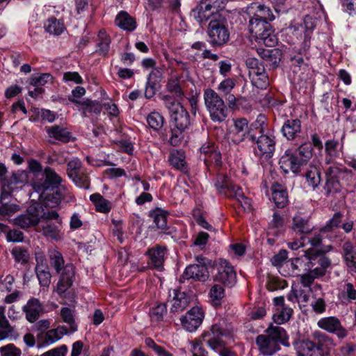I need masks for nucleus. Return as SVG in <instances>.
Instances as JSON below:
<instances>
[{
    "mask_svg": "<svg viewBox=\"0 0 356 356\" xmlns=\"http://www.w3.org/2000/svg\"><path fill=\"white\" fill-rule=\"evenodd\" d=\"M247 10L250 17L259 20L266 21V22L269 23V22L275 19L271 10L264 5L252 3Z\"/></svg>",
    "mask_w": 356,
    "mask_h": 356,
    "instance_id": "17",
    "label": "nucleus"
},
{
    "mask_svg": "<svg viewBox=\"0 0 356 356\" xmlns=\"http://www.w3.org/2000/svg\"><path fill=\"white\" fill-rule=\"evenodd\" d=\"M219 1L220 0H202L200 3V10L207 12L211 17V19H213L214 16H220L218 14H215L218 12L219 8Z\"/></svg>",
    "mask_w": 356,
    "mask_h": 356,
    "instance_id": "35",
    "label": "nucleus"
},
{
    "mask_svg": "<svg viewBox=\"0 0 356 356\" xmlns=\"http://www.w3.org/2000/svg\"><path fill=\"white\" fill-rule=\"evenodd\" d=\"M74 271L73 266L71 265H66L62 272L60 281H63L65 283L67 282L69 286H72L74 282Z\"/></svg>",
    "mask_w": 356,
    "mask_h": 356,
    "instance_id": "57",
    "label": "nucleus"
},
{
    "mask_svg": "<svg viewBox=\"0 0 356 356\" xmlns=\"http://www.w3.org/2000/svg\"><path fill=\"white\" fill-rule=\"evenodd\" d=\"M165 250V249L164 248L158 246L148 251L150 259L149 264L152 268H157L159 270L163 269Z\"/></svg>",
    "mask_w": 356,
    "mask_h": 356,
    "instance_id": "28",
    "label": "nucleus"
},
{
    "mask_svg": "<svg viewBox=\"0 0 356 356\" xmlns=\"http://www.w3.org/2000/svg\"><path fill=\"white\" fill-rule=\"evenodd\" d=\"M206 107L213 122H221L227 117L228 109L223 99L212 89H207L204 92Z\"/></svg>",
    "mask_w": 356,
    "mask_h": 356,
    "instance_id": "4",
    "label": "nucleus"
},
{
    "mask_svg": "<svg viewBox=\"0 0 356 356\" xmlns=\"http://www.w3.org/2000/svg\"><path fill=\"white\" fill-rule=\"evenodd\" d=\"M47 131L49 137L66 143L69 141L70 133L65 128L59 126H52L47 128Z\"/></svg>",
    "mask_w": 356,
    "mask_h": 356,
    "instance_id": "33",
    "label": "nucleus"
},
{
    "mask_svg": "<svg viewBox=\"0 0 356 356\" xmlns=\"http://www.w3.org/2000/svg\"><path fill=\"white\" fill-rule=\"evenodd\" d=\"M252 83L257 88H264L268 86V77L266 73L265 68L264 72L255 74L250 77Z\"/></svg>",
    "mask_w": 356,
    "mask_h": 356,
    "instance_id": "51",
    "label": "nucleus"
},
{
    "mask_svg": "<svg viewBox=\"0 0 356 356\" xmlns=\"http://www.w3.org/2000/svg\"><path fill=\"white\" fill-rule=\"evenodd\" d=\"M60 315L63 320L70 325V327L72 331H75L76 330V327L74 325V316L72 314V311L67 308L63 307L60 310Z\"/></svg>",
    "mask_w": 356,
    "mask_h": 356,
    "instance_id": "63",
    "label": "nucleus"
},
{
    "mask_svg": "<svg viewBox=\"0 0 356 356\" xmlns=\"http://www.w3.org/2000/svg\"><path fill=\"white\" fill-rule=\"evenodd\" d=\"M161 81V76L158 75L154 71H152L147 79L146 88L145 90V96L147 99H150L154 96L159 88Z\"/></svg>",
    "mask_w": 356,
    "mask_h": 356,
    "instance_id": "29",
    "label": "nucleus"
},
{
    "mask_svg": "<svg viewBox=\"0 0 356 356\" xmlns=\"http://www.w3.org/2000/svg\"><path fill=\"white\" fill-rule=\"evenodd\" d=\"M172 304L170 308L171 312H180L185 309L189 305L190 298L184 292L173 290Z\"/></svg>",
    "mask_w": 356,
    "mask_h": 356,
    "instance_id": "25",
    "label": "nucleus"
},
{
    "mask_svg": "<svg viewBox=\"0 0 356 356\" xmlns=\"http://www.w3.org/2000/svg\"><path fill=\"white\" fill-rule=\"evenodd\" d=\"M234 185L225 175L219 174L218 175L216 186L220 193H223L226 196Z\"/></svg>",
    "mask_w": 356,
    "mask_h": 356,
    "instance_id": "37",
    "label": "nucleus"
},
{
    "mask_svg": "<svg viewBox=\"0 0 356 356\" xmlns=\"http://www.w3.org/2000/svg\"><path fill=\"white\" fill-rule=\"evenodd\" d=\"M167 309L165 304H159L152 309L151 312V318L153 321H160L163 320L164 315L166 314Z\"/></svg>",
    "mask_w": 356,
    "mask_h": 356,
    "instance_id": "60",
    "label": "nucleus"
},
{
    "mask_svg": "<svg viewBox=\"0 0 356 356\" xmlns=\"http://www.w3.org/2000/svg\"><path fill=\"white\" fill-rule=\"evenodd\" d=\"M305 177L309 186L313 188L318 186L321 182V174L316 167H311L309 170H307Z\"/></svg>",
    "mask_w": 356,
    "mask_h": 356,
    "instance_id": "41",
    "label": "nucleus"
},
{
    "mask_svg": "<svg viewBox=\"0 0 356 356\" xmlns=\"http://www.w3.org/2000/svg\"><path fill=\"white\" fill-rule=\"evenodd\" d=\"M304 257L306 258L307 262V269L314 268L316 267H320V260L321 259H325L328 261V267L331 264L330 260L323 254V252L321 250L315 249V248H309L305 251Z\"/></svg>",
    "mask_w": 356,
    "mask_h": 356,
    "instance_id": "22",
    "label": "nucleus"
},
{
    "mask_svg": "<svg viewBox=\"0 0 356 356\" xmlns=\"http://www.w3.org/2000/svg\"><path fill=\"white\" fill-rule=\"evenodd\" d=\"M12 254L15 257V259L17 262L25 264L29 259V254L27 250L20 247L15 248L12 250Z\"/></svg>",
    "mask_w": 356,
    "mask_h": 356,
    "instance_id": "58",
    "label": "nucleus"
},
{
    "mask_svg": "<svg viewBox=\"0 0 356 356\" xmlns=\"http://www.w3.org/2000/svg\"><path fill=\"white\" fill-rule=\"evenodd\" d=\"M83 170L82 163L78 159H73L67 163V173L70 178L78 176L80 172Z\"/></svg>",
    "mask_w": 356,
    "mask_h": 356,
    "instance_id": "48",
    "label": "nucleus"
},
{
    "mask_svg": "<svg viewBox=\"0 0 356 356\" xmlns=\"http://www.w3.org/2000/svg\"><path fill=\"white\" fill-rule=\"evenodd\" d=\"M115 24L118 26L128 31H132L136 29V21L125 12H121L117 15Z\"/></svg>",
    "mask_w": 356,
    "mask_h": 356,
    "instance_id": "30",
    "label": "nucleus"
},
{
    "mask_svg": "<svg viewBox=\"0 0 356 356\" xmlns=\"http://www.w3.org/2000/svg\"><path fill=\"white\" fill-rule=\"evenodd\" d=\"M47 204L51 207L58 205V204L63 199L62 189L58 188L52 194H47L46 195Z\"/></svg>",
    "mask_w": 356,
    "mask_h": 356,
    "instance_id": "55",
    "label": "nucleus"
},
{
    "mask_svg": "<svg viewBox=\"0 0 356 356\" xmlns=\"http://www.w3.org/2000/svg\"><path fill=\"white\" fill-rule=\"evenodd\" d=\"M67 333V330L65 327H58L56 329L49 330L46 333L45 341L47 343H53L59 340L64 334Z\"/></svg>",
    "mask_w": 356,
    "mask_h": 356,
    "instance_id": "40",
    "label": "nucleus"
},
{
    "mask_svg": "<svg viewBox=\"0 0 356 356\" xmlns=\"http://www.w3.org/2000/svg\"><path fill=\"white\" fill-rule=\"evenodd\" d=\"M204 149L205 148L202 147L201 151L207 154V157L204 159L205 163L207 164L211 163L214 164L216 166H220L221 165V155L220 152L214 150L207 152L205 151Z\"/></svg>",
    "mask_w": 356,
    "mask_h": 356,
    "instance_id": "53",
    "label": "nucleus"
},
{
    "mask_svg": "<svg viewBox=\"0 0 356 356\" xmlns=\"http://www.w3.org/2000/svg\"><path fill=\"white\" fill-rule=\"evenodd\" d=\"M309 20H310V18L307 17L303 23L299 24L296 28H294L295 35H296V37H303V48L305 51L309 47L311 33L313 29L312 23L311 22H309Z\"/></svg>",
    "mask_w": 356,
    "mask_h": 356,
    "instance_id": "20",
    "label": "nucleus"
},
{
    "mask_svg": "<svg viewBox=\"0 0 356 356\" xmlns=\"http://www.w3.org/2000/svg\"><path fill=\"white\" fill-rule=\"evenodd\" d=\"M224 335H226V332L222 325L220 324L213 325L210 332L205 334V336L209 337L207 340H205L206 343L213 350H220L225 346L224 341L220 338Z\"/></svg>",
    "mask_w": 356,
    "mask_h": 356,
    "instance_id": "15",
    "label": "nucleus"
},
{
    "mask_svg": "<svg viewBox=\"0 0 356 356\" xmlns=\"http://www.w3.org/2000/svg\"><path fill=\"white\" fill-rule=\"evenodd\" d=\"M245 63L249 69V76L250 78L255 74H259L261 72H264V65L259 62V60L254 58L249 57L245 60Z\"/></svg>",
    "mask_w": 356,
    "mask_h": 356,
    "instance_id": "45",
    "label": "nucleus"
},
{
    "mask_svg": "<svg viewBox=\"0 0 356 356\" xmlns=\"http://www.w3.org/2000/svg\"><path fill=\"white\" fill-rule=\"evenodd\" d=\"M79 175L76 177L71 178L75 184L83 188H88L90 186V181L88 175L82 170L79 173Z\"/></svg>",
    "mask_w": 356,
    "mask_h": 356,
    "instance_id": "61",
    "label": "nucleus"
},
{
    "mask_svg": "<svg viewBox=\"0 0 356 356\" xmlns=\"http://www.w3.org/2000/svg\"><path fill=\"white\" fill-rule=\"evenodd\" d=\"M264 334L256 338L260 353L265 356H271L280 350V344L289 346L287 335L284 328L278 325H270Z\"/></svg>",
    "mask_w": 356,
    "mask_h": 356,
    "instance_id": "1",
    "label": "nucleus"
},
{
    "mask_svg": "<svg viewBox=\"0 0 356 356\" xmlns=\"http://www.w3.org/2000/svg\"><path fill=\"white\" fill-rule=\"evenodd\" d=\"M149 127L154 130H159L163 125L164 118L158 112H152L147 118Z\"/></svg>",
    "mask_w": 356,
    "mask_h": 356,
    "instance_id": "44",
    "label": "nucleus"
},
{
    "mask_svg": "<svg viewBox=\"0 0 356 356\" xmlns=\"http://www.w3.org/2000/svg\"><path fill=\"white\" fill-rule=\"evenodd\" d=\"M60 181L61 178L54 171L47 168L43 174H41V177L33 182L32 186L36 192L43 193L44 191L57 186Z\"/></svg>",
    "mask_w": 356,
    "mask_h": 356,
    "instance_id": "8",
    "label": "nucleus"
},
{
    "mask_svg": "<svg viewBox=\"0 0 356 356\" xmlns=\"http://www.w3.org/2000/svg\"><path fill=\"white\" fill-rule=\"evenodd\" d=\"M299 162L302 165L306 164L312 156V146L311 143L302 144L294 152Z\"/></svg>",
    "mask_w": 356,
    "mask_h": 356,
    "instance_id": "32",
    "label": "nucleus"
},
{
    "mask_svg": "<svg viewBox=\"0 0 356 356\" xmlns=\"http://www.w3.org/2000/svg\"><path fill=\"white\" fill-rule=\"evenodd\" d=\"M346 172H347L346 168H340L336 165L330 166L327 168L326 170L327 180L324 187L327 195L337 192L339 190V179H341Z\"/></svg>",
    "mask_w": 356,
    "mask_h": 356,
    "instance_id": "9",
    "label": "nucleus"
},
{
    "mask_svg": "<svg viewBox=\"0 0 356 356\" xmlns=\"http://www.w3.org/2000/svg\"><path fill=\"white\" fill-rule=\"evenodd\" d=\"M68 100L78 106L79 111L82 112L83 116L86 117L87 113L98 115L102 110V105L97 102L86 99L83 102L75 99L72 97H68Z\"/></svg>",
    "mask_w": 356,
    "mask_h": 356,
    "instance_id": "18",
    "label": "nucleus"
},
{
    "mask_svg": "<svg viewBox=\"0 0 356 356\" xmlns=\"http://www.w3.org/2000/svg\"><path fill=\"white\" fill-rule=\"evenodd\" d=\"M217 268L218 273L215 275V281L229 287L232 286L236 283V273L233 266H232L226 260L220 261Z\"/></svg>",
    "mask_w": 356,
    "mask_h": 356,
    "instance_id": "11",
    "label": "nucleus"
},
{
    "mask_svg": "<svg viewBox=\"0 0 356 356\" xmlns=\"http://www.w3.org/2000/svg\"><path fill=\"white\" fill-rule=\"evenodd\" d=\"M182 277L185 279L204 282L209 277V271L205 265L193 264L185 269Z\"/></svg>",
    "mask_w": 356,
    "mask_h": 356,
    "instance_id": "19",
    "label": "nucleus"
},
{
    "mask_svg": "<svg viewBox=\"0 0 356 356\" xmlns=\"http://www.w3.org/2000/svg\"><path fill=\"white\" fill-rule=\"evenodd\" d=\"M342 249L346 265L351 271L356 272V249L350 241H346Z\"/></svg>",
    "mask_w": 356,
    "mask_h": 356,
    "instance_id": "27",
    "label": "nucleus"
},
{
    "mask_svg": "<svg viewBox=\"0 0 356 356\" xmlns=\"http://www.w3.org/2000/svg\"><path fill=\"white\" fill-rule=\"evenodd\" d=\"M328 268V261L325 259L320 260V267H315L314 268L307 269L308 271L306 273L299 275L300 282L304 287H309L314 283L315 279L323 277Z\"/></svg>",
    "mask_w": 356,
    "mask_h": 356,
    "instance_id": "12",
    "label": "nucleus"
},
{
    "mask_svg": "<svg viewBox=\"0 0 356 356\" xmlns=\"http://www.w3.org/2000/svg\"><path fill=\"white\" fill-rule=\"evenodd\" d=\"M301 131V122L298 119L287 120L283 124L282 132L288 140L296 138Z\"/></svg>",
    "mask_w": 356,
    "mask_h": 356,
    "instance_id": "23",
    "label": "nucleus"
},
{
    "mask_svg": "<svg viewBox=\"0 0 356 356\" xmlns=\"http://www.w3.org/2000/svg\"><path fill=\"white\" fill-rule=\"evenodd\" d=\"M342 217L343 214L341 212H336L326 225L321 228V232H329L338 227L341 222Z\"/></svg>",
    "mask_w": 356,
    "mask_h": 356,
    "instance_id": "46",
    "label": "nucleus"
},
{
    "mask_svg": "<svg viewBox=\"0 0 356 356\" xmlns=\"http://www.w3.org/2000/svg\"><path fill=\"white\" fill-rule=\"evenodd\" d=\"M50 264L53 266L56 273H59L62 268H64V260L61 253L58 251H53L50 254Z\"/></svg>",
    "mask_w": 356,
    "mask_h": 356,
    "instance_id": "50",
    "label": "nucleus"
},
{
    "mask_svg": "<svg viewBox=\"0 0 356 356\" xmlns=\"http://www.w3.org/2000/svg\"><path fill=\"white\" fill-rule=\"evenodd\" d=\"M61 223V220L54 222L50 220L43 221L41 225L43 234L53 239L58 240L60 238Z\"/></svg>",
    "mask_w": 356,
    "mask_h": 356,
    "instance_id": "26",
    "label": "nucleus"
},
{
    "mask_svg": "<svg viewBox=\"0 0 356 356\" xmlns=\"http://www.w3.org/2000/svg\"><path fill=\"white\" fill-rule=\"evenodd\" d=\"M46 30L51 34L56 35H60L65 30V26L62 22L54 17H51L48 20Z\"/></svg>",
    "mask_w": 356,
    "mask_h": 356,
    "instance_id": "43",
    "label": "nucleus"
},
{
    "mask_svg": "<svg viewBox=\"0 0 356 356\" xmlns=\"http://www.w3.org/2000/svg\"><path fill=\"white\" fill-rule=\"evenodd\" d=\"M292 310L288 308H282V311L273 315L274 321L277 324L283 323L290 319Z\"/></svg>",
    "mask_w": 356,
    "mask_h": 356,
    "instance_id": "64",
    "label": "nucleus"
},
{
    "mask_svg": "<svg viewBox=\"0 0 356 356\" xmlns=\"http://www.w3.org/2000/svg\"><path fill=\"white\" fill-rule=\"evenodd\" d=\"M167 89L170 92L175 93L177 97L183 95L182 88L179 82V77L177 76H172L168 83Z\"/></svg>",
    "mask_w": 356,
    "mask_h": 356,
    "instance_id": "49",
    "label": "nucleus"
},
{
    "mask_svg": "<svg viewBox=\"0 0 356 356\" xmlns=\"http://www.w3.org/2000/svg\"><path fill=\"white\" fill-rule=\"evenodd\" d=\"M185 130H181L179 128H176L175 127L174 128H172L170 130L171 136L169 139L170 143L173 146H177L179 145L184 138L183 132Z\"/></svg>",
    "mask_w": 356,
    "mask_h": 356,
    "instance_id": "59",
    "label": "nucleus"
},
{
    "mask_svg": "<svg viewBox=\"0 0 356 356\" xmlns=\"http://www.w3.org/2000/svg\"><path fill=\"white\" fill-rule=\"evenodd\" d=\"M42 213L40 211V204H33L29 206L25 213L15 218V224L23 229L33 227L38 225Z\"/></svg>",
    "mask_w": 356,
    "mask_h": 356,
    "instance_id": "7",
    "label": "nucleus"
},
{
    "mask_svg": "<svg viewBox=\"0 0 356 356\" xmlns=\"http://www.w3.org/2000/svg\"><path fill=\"white\" fill-rule=\"evenodd\" d=\"M292 228L294 231L301 234H309L313 229L309 224V219L301 215H296L293 217Z\"/></svg>",
    "mask_w": 356,
    "mask_h": 356,
    "instance_id": "31",
    "label": "nucleus"
},
{
    "mask_svg": "<svg viewBox=\"0 0 356 356\" xmlns=\"http://www.w3.org/2000/svg\"><path fill=\"white\" fill-rule=\"evenodd\" d=\"M90 200L94 203L96 209L102 213L108 212L111 209L110 202L102 195L95 193L90 195Z\"/></svg>",
    "mask_w": 356,
    "mask_h": 356,
    "instance_id": "36",
    "label": "nucleus"
},
{
    "mask_svg": "<svg viewBox=\"0 0 356 356\" xmlns=\"http://www.w3.org/2000/svg\"><path fill=\"white\" fill-rule=\"evenodd\" d=\"M23 311L26 314L27 321L33 323L38 320L42 311V307L38 299L33 298L23 307Z\"/></svg>",
    "mask_w": 356,
    "mask_h": 356,
    "instance_id": "21",
    "label": "nucleus"
},
{
    "mask_svg": "<svg viewBox=\"0 0 356 356\" xmlns=\"http://www.w3.org/2000/svg\"><path fill=\"white\" fill-rule=\"evenodd\" d=\"M204 317L202 309L193 307L181 318V325L186 331L193 332L202 324Z\"/></svg>",
    "mask_w": 356,
    "mask_h": 356,
    "instance_id": "10",
    "label": "nucleus"
},
{
    "mask_svg": "<svg viewBox=\"0 0 356 356\" xmlns=\"http://www.w3.org/2000/svg\"><path fill=\"white\" fill-rule=\"evenodd\" d=\"M317 325L318 327L330 333H335L339 338H344L347 335L346 330L341 326L340 321L336 317L321 318Z\"/></svg>",
    "mask_w": 356,
    "mask_h": 356,
    "instance_id": "14",
    "label": "nucleus"
},
{
    "mask_svg": "<svg viewBox=\"0 0 356 356\" xmlns=\"http://www.w3.org/2000/svg\"><path fill=\"white\" fill-rule=\"evenodd\" d=\"M210 297L215 305H219L221 299L225 296V290L222 286L214 284L210 290Z\"/></svg>",
    "mask_w": 356,
    "mask_h": 356,
    "instance_id": "52",
    "label": "nucleus"
},
{
    "mask_svg": "<svg viewBox=\"0 0 356 356\" xmlns=\"http://www.w3.org/2000/svg\"><path fill=\"white\" fill-rule=\"evenodd\" d=\"M10 193L2 191L0 196V214L2 216H11L19 210V205L10 203Z\"/></svg>",
    "mask_w": 356,
    "mask_h": 356,
    "instance_id": "24",
    "label": "nucleus"
},
{
    "mask_svg": "<svg viewBox=\"0 0 356 356\" xmlns=\"http://www.w3.org/2000/svg\"><path fill=\"white\" fill-rule=\"evenodd\" d=\"M169 161L171 165L182 172H186L184 154L179 151L172 152L170 154Z\"/></svg>",
    "mask_w": 356,
    "mask_h": 356,
    "instance_id": "34",
    "label": "nucleus"
},
{
    "mask_svg": "<svg viewBox=\"0 0 356 356\" xmlns=\"http://www.w3.org/2000/svg\"><path fill=\"white\" fill-rule=\"evenodd\" d=\"M273 200L277 207L283 208L287 203L288 195L285 190L277 189L275 186L273 187Z\"/></svg>",
    "mask_w": 356,
    "mask_h": 356,
    "instance_id": "38",
    "label": "nucleus"
},
{
    "mask_svg": "<svg viewBox=\"0 0 356 356\" xmlns=\"http://www.w3.org/2000/svg\"><path fill=\"white\" fill-rule=\"evenodd\" d=\"M226 20L222 16H214L208 25V35L213 45L220 46L229 38V33L225 26Z\"/></svg>",
    "mask_w": 356,
    "mask_h": 356,
    "instance_id": "6",
    "label": "nucleus"
},
{
    "mask_svg": "<svg viewBox=\"0 0 356 356\" xmlns=\"http://www.w3.org/2000/svg\"><path fill=\"white\" fill-rule=\"evenodd\" d=\"M13 328L4 315V308L0 307V340L6 338Z\"/></svg>",
    "mask_w": 356,
    "mask_h": 356,
    "instance_id": "42",
    "label": "nucleus"
},
{
    "mask_svg": "<svg viewBox=\"0 0 356 356\" xmlns=\"http://www.w3.org/2000/svg\"><path fill=\"white\" fill-rule=\"evenodd\" d=\"M260 120L251 124L248 133V139L256 143L260 156L270 159L275 149V141L273 137L264 134V122H260Z\"/></svg>",
    "mask_w": 356,
    "mask_h": 356,
    "instance_id": "2",
    "label": "nucleus"
},
{
    "mask_svg": "<svg viewBox=\"0 0 356 356\" xmlns=\"http://www.w3.org/2000/svg\"><path fill=\"white\" fill-rule=\"evenodd\" d=\"M279 165L284 173H289V172L297 173L300 170L302 166L298 156H295L294 153L289 149L286 150L284 154L281 156Z\"/></svg>",
    "mask_w": 356,
    "mask_h": 356,
    "instance_id": "16",
    "label": "nucleus"
},
{
    "mask_svg": "<svg viewBox=\"0 0 356 356\" xmlns=\"http://www.w3.org/2000/svg\"><path fill=\"white\" fill-rule=\"evenodd\" d=\"M145 345L154 350V352L159 356H172V355L167 352L161 346H158L156 343L150 338H147L145 341Z\"/></svg>",
    "mask_w": 356,
    "mask_h": 356,
    "instance_id": "62",
    "label": "nucleus"
},
{
    "mask_svg": "<svg viewBox=\"0 0 356 356\" xmlns=\"http://www.w3.org/2000/svg\"><path fill=\"white\" fill-rule=\"evenodd\" d=\"M311 340L305 339L300 341L297 346L298 356H312L314 352Z\"/></svg>",
    "mask_w": 356,
    "mask_h": 356,
    "instance_id": "47",
    "label": "nucleus"
},
{
    "mask_svg": "<svg viewBox=\"0 0 356 356\" xmlns=\"http://www.w3.org/2000/svg\"><path fill=\"white\" fill-rule=\"evenodd\" d=\"M248 28L250 33L258 42L267 47H273L277 44V39L268 22L250 17Z\"/></svg>",
    "mask_w": 356,
    "mask_h": 356,
    "instance_id": "3",
    "label": "nucleus"
},
{
    "mask_svg": "<svg viewBox=\"0 0 356 356\" xmlns=\"http://www.w3.org/2000/svg\"><path fill=\"white\" fill-rule=\"evenodd\" d=\"M163 101L165 106L171 113L170 118L175 123V127L181 130L188 129L191 124L190 115L184 106L168 96H165Z\"/></svg>",
    "mask_w": 356,
    "mask_h": 356,
    "instance_id": "5",
    "label": "nucleus"
},
{
    "mask_svg": "<svg viewBox=\"0 0 356 356\" xmlns=\"http://www.w3.org/2000/svg\"><path fill=\"white\" fill-rule=\"evenodd\" d=\"M157 228L163 229L167 227V213L160 209H157L150 213Z\"/></svg>",
    "mask_w": 356,
    "mask_h": 356,
    "instance_id": "39",
    "label": "nucleus"
},
{
    "mask_svg": "<svg viewBox=\"0 0 356 356\" xmlns=\"http://www.w3.org/2000/svg\"><path fill=\"white\" fill-rule=\"evenodd\" d=\"M311 342L314 351L318 352L321 356L328 354L334 345L332 339L320 331H315L312 333Z\"/></svg>",
    "mask_w": 356,
    "mask_h": 356,
    "instance_id": "13",
    "label": "nucleus"
},
{
    "mask_svg": "<svg viewBox=\"0 0 356 356\" xmlns=\"http://www.w3.org/2000/svg\"><path fill=\"white\" fill-rule=\"evenodd\" d=\"M52 76L50 74H42L40 76H33L30 79V84L34 87H41L45 83L51 81Z\"/></svg>",
    "mask_w": 356,
    "mask_h": 356,
    "instance_id": "56",
    "label": "nucleus"
},
{
    "mask_svg": "<svg viewBox=\"0 0 356 356\" xmlns=\"http://www.w3.org/2000/svg\"><path fill=\"white\" fill-rule=\"evenodd\" d=\"M98 47L101 54L106 55L109 49L111 40L107 37L104 31H100L98 34Z\"/></svg>",
    "mask_w": 356,
    "mask_h": 356,
    "instance_id": "54",
    "label": "nucleus"
}]
</instances>
